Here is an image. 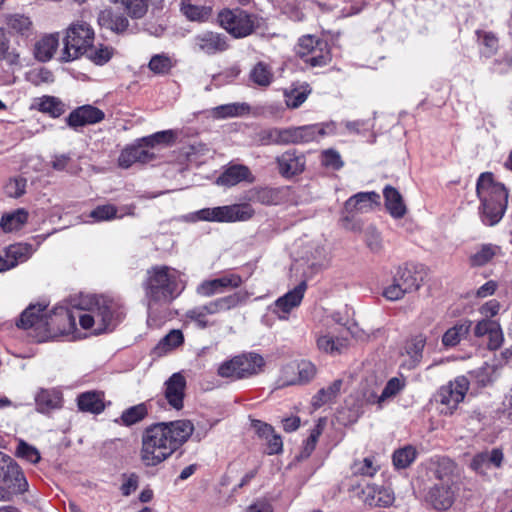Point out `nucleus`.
I'll return each mask as SVG.
<instances>
[{
    "label": "nucleus",
    "instance_id": "f257e3e1",
    "mask_svg": "<svg viewBox=\"0 0 512 512\" xmlns=\"http://www.w3.org/2000/svg\"><path fill=\"white\" fill-rule=\"evenodd\" d=\"M190 420L161 422L147 427L141 437L140 459L147 467L167 460L193 434Z\"/></svg>",
    "mask_w": 512,
    "mask_h": 512
},
{
    "label": "nucleus",
    "instance_id": "f03ea898",
    "mask_svg": "<svg viewBox=\"0 0 512 512\" xmlns=\"http://www.w3.org/2000/svg\"><path fill=\"white\" fill-rule=\"evenodd\" d=\"M71 305L76 309L80 327L94 335L113 331L125 317L123 306L104 296L81 295Z\"/></svg>",
    "mask_w": 512,
    "mask_h": 512
},
{
    "label": "nucleus",
    "instance_id": "7ed1b4c3",
    "mask_svg": "<svg viewBox=\"0 0 512 512\" xmlns=\"http://www.w3.org/2000/svg\"><path fill=\"white\" fill-rule=\"evenodd\" d=\"M143 287L147 299L148 325H152L154 321V309L159 305L170 303L184 288L179 283L178 272L167 266H156L148 270Z\"/></svg>",
    "mask_w": 512,
    "mask_h": 512
},
{
    "label": "nucleus",
    "instance_id": "20e7f679",
    "mask_svg": "<svg viewBox=\"0 0 512 512\" xmlns=\"http://www.w3.org/2000/svg\"><path fill=\"white\" fill-rule=\"evenodd\" d=\"M476 193L480 201L479 214L482 222L488 226L499 223L508 204L505 186L497 182L492 173L484 172L477 179Z\"/></svg>",
    "mask_w": 512,
    "mask_h": 512
},
{
    "label": "nucleus",
    "instance_id": "39448f33",
    "mask_svg": "<svg viewBox=\"0 0 512 512\" xmlns=\"http://www.w3.org/2000/svg\"><path fill=\"white\" fill-rule=\"evenodd\" d=\"M95 32L91 25L84 20L72 22L64 32L63 48L58 60L67 63L79 59L89 51L94 42Z\"/></svg>",
    "mask_w": 512,
    "mask_h": 512
},
{
    "label": "nucleus",
    "instance_id": "423d86ee",
    "mask_svg": "<svg viewBox=\"0 0 512 512\" xmlns=\"http://www.w3.org/2000/svg\"><path fill=\"white\" fill-rule=\"evenodd\" d=\"M218 22L234 38H244L253 33V15L240 8L224 9L218 14Z\"/></svg>",
    "mask_w": 512,
    "mask_h": 512
},
{
    "label": "nucleus",
    "instance_id": "0eeeda50",
    "mask_svg": "<svg viewBox=\"0 0 512 512\" xmlns=\"http://www.w3.org/2000/svg\"><path fill=\"white\" fill-rule=\"evenodd\" d=\"M316 372V366L307 360L287 363L280 368L275 389L308 383L315 377Z\"/></svg>",
    "mask_w": 512,
    "mask_h": 512
},
{
    "label": "nucleus",
    "instance_id": "6e6552de",
    "mask_svg": "<svg viewBox=\"0 0 512 512\" xmlns=\"http://www.w3.org/2000/svg\"><path fill=\"white\" fill-rule=\"evenodd\" d=\"M469 390V381L465 376H459L447 385L440 387L436 395V401L440 405V412L451 415L457 409L459 403Z\"/></svg>",
    "mask_w": 512,
    "mask_h": 512
},
{
    "label": "nucleus",
    "instance_id": "1a4fd4ad",
    "mask_svg": "<svg viewBox=\"0 0 512 512\" xmlns=\"http://www.w3.org/2000/svg\"><path fill=\"white\" fill-rule=\"evenodd\" d=\"M77 312L71 305V309L57 307L49 314L50 325L45 328L41 335L42 340H47L59 335L74 336L76 328Z\"/></svg>",
    "mask_w": 512,
    "mask_h": 512
},
{
    "label": "nucleus",
    "instance_id": "9d476101",
    "mask_svg": "<svg viewBox=\"0 0 512 512\" xmlns=\"http://www.w3.org/2000/svg\"><path fill=\"white\" fill-rule=\"evenodd\" d=\"M255 211L250 204H234L205 208L197 212L200 220L215 222L246 221L252 218Z\"/></svg>",
    "mask_w": 512,
    "mask_h": 512
},
{
    "label": "nucleus",
    "instance_id": "9b49d317",
    "mask_svg": "<svg viewBox=\"0 0 512 512\" xmlns=\"http://www.w3.org/2000/svg\"><path fill=\"white\" fill-rule=\"evenodd\" d=\"M347 332L340 327H329L316 333L317 348L329 355L341 354L348 346Z\"/></svg>",
    "mask_w": 512,
    "mask_h": 512
},
{
    "label": "nucleus",
    "instance_id": "f8f14e48",
    "mask_svg": "<svg viewBox=\"0 0 512 512\" xmlns=\"http://www.w3.org/2000/svg\"><path fill=\"white\" fill-rule=\"evenodd\" d=\"M336 133L334 122L318 123L288 128V144H303L318 141L322 137Z\"/></svg>",
    "mask_w": 512,
    "mask_h": 512
},
{
    "label": "nucleus",
    "instance_id": "ddd939ff",
    "mask_svg": "<svg viewBox=\"0 0 512 512\" xmlns=\"http://www.w3.org/2000/svg\"><path fill=\"white\" fill-rule=\"evenodd\" d=\"M244 280L239 274L225 273L217 278L204 280L196 288V293L202 297H211L230 289H237Z\"/></svg>",
    "mask_w": 512,
    "mask_h": 512
},
{
    "label": "nucleus",
    "instance_id": "4468645a",
    "mask_svg": "<svg viewBox=\"0 0 512 512\" xmlns=\"http://www.w3.org/2000/svg\"><path fill=\"white\" fill-rule=\"evenodd\" d=\"M306 289L307 284L302 281L294 289L279 297L271 306L272 313L280 320H288L291 311L301 304Z\"/></svg>",
    "mask_w": 512,
    "mask_h": 512
},
{
    "label": "nucleus",
    "instance_id": "2eb2a0df",
    "mask_svg": "<svg viewBox=\"0 0 512 512\" xmlns=\"http://www.w3.org/2000/svg\"><path fill=\"white\" fill-rule=\"evenodd\" d=\"M251 296L252 293L247 290H238L232 294L214 299L200 307L201 310L204 311L206 317H208L209 315L226 312L244 305L248 302Z\"/></svg>",
    "mask_w": 512,
    "mask_h": 512
},
{
    "label": "nucleus",
    "instance_id": "dca6fc26",
    "mask_svg": "<svg viewBox=\"0 0 512 512\" xmlns=\"http://www.w3.org/2000/svg\"><path fill=\"white\" fill-rule=\"evenodd\" d=\"M50 325L49 314L44 313L41 306L31 305L22 314L17 326L23 329H32L38 341H43L40 337L45 333V328Z\"/></svg>",
    "mask_w": 512,
    "mask_h": 512
},
{
    "label": "nucleus",
    "instance_id": "f3484780",
    "mask_svg": "<svg viewBox=\"0 0 512 512\" xmlns=\"http://www.w3.org/2000/svg\"><path fill=\"white\" fill-rule=\"evenodd\" d=\"M474 335L486 343L490 350L500 348L504 341L501 325L494 319L479 320L474 327Z\"/></svg>",
    "mask_w": 512,
    "mask_h": 512
},
{
    "label": "nucleus",
    "instance_id": "a211bd4d",
    "mask_svg": "<svg viewBox=\"0 0 512 512\" xmlns=\"http://www.w3.org/2000/svg\"><path fill=\"white\" fill-rule=\"evenodd\" d=\"M361 499L370 507L387 508L393 505L395 494L389 487L368 484L361 491Z\"/></svg>",
    "mask_w": 512,
    "mask_h": 512
},
{
    "label": "nucleus",
    "instance_id": "6ab92c4d",
    "mask_svg": "<svg viewBox=\"0 0 512 512\" xmlns=\"http://www.w3.org/2000/svg\"><path fill=\"white\" fill-rule=\"evenodd\" d=\"M194 46L195 49L206 55H214L226 51L229 44L226 36L216 32L206 31L194 37Z\"/></svg>",
    "mask_w": 512,
    "mask_h": 512
},
{
    "label": "nucleus",
    "instance_id": "aec40b11",
    "mask_svg": "<svg viewBox=\"0 0 512 512\" xmlns=\"http://www.w3.org/2000/svg\"><path fill=\"white\" fill-rule=\"evenodd\" d=\"M426 340V336L420 333L412 336L405 342L401 352L403 357L402 365L404 367L413 369L421 362Z\"/></svg>",
    "mask_w": 512,
    "mask_h": 512
},
{
    "label": "nucleus",
    "instance_id": "412c9836",
    "mask_svg": "<svg viewBox=\"0 0 512 512\" xmlns=\"http://www.w3.org/2000/svg\"><path fill=\"white\" fill-rule=\"evenodd\" d=\"M105 117L102 110L92 105H83L74 109L67 118V123L72 128L92 125L101 122Z\"/></svg>",
    "mask_w": 512,
    "mask_h": 512
},
{
    "label": "nucleus",
    "instance_id": "4be33fe9",
    "mask_svg": "<svg viewBox=\"0 0 512 512\" xmlns=\"http://www.w3.org/2000/svg\"><path fill=\"white\" fill-rule=\"evenodd\" d=\"M276 163L279 173L285 178H290L303 172L305 157L296 151L288 150L276 158Z\"/></svg>",
    "mask_w": 512,
    "mask_h": 512
},
{
    "label": "nucleus",
    "instance_id": "5701e85b",
    "mask_svg": "<svg viewBox=\"0 0 512 512\" xmlns=\"http://www.w3.org/2000/svg\"><path fill=\"white\" fill-rule=\"evenodd\" d=\"M290 196V187H263L254 189L251 192L250 200L263 205H279L284 203Z\"/></svg>",
    "mask_w": 512,
    "mask_h": 512
},
{
    "label": "nucleus",
    "instance_id": "b1692460",
    "mask_svg": "<svg viewBox=\"0 0 512 512\" xmlns=\"http://www.w3.org/2000/svg\"><path fill=\"white\" fill-rule=\"evenodd\" d=\"M59 48V33H47L40 36L33 47V55L39 62H48Z\"/></svg>",
    "mask_w": 512,
    "mask_h": 512
},
{
    "label": "nucleus",
    "instance_id": "393cba45",
    "mask_svg": "<svg viewBox=\"0 0 512 512\" xmlns=\"http://www.w3.org/2000/svg\"><path fill=\"white\" fill-rule=\"evenodd\" d=\"M426 500L438 511H445L449 509L454 502L452 485L434 484L429 489L426 495Z\"/></svg>",
    "mask_w": 512,
    "mask_h": 512
},
{
    "label": "nucleus",
    "instance_id": "a878e982",
    "mask_svg": "<svg viewBox=\"0 0 512 512\" xmlns=\"http://www.w3.org/2000/svg\"><path fill=\"white\" fill-rule=\"evenodd\" d=\"M240 367V377L248 379L262 373L266 366L264 357L256 352H245L236 355Z\"/></svg>",
    "mask_w": 512,
    "mask_h": 512
},
{
    "label": "nucleus",
    "instance_id": "bb28decb",
    "mask_svg": "<svg viewBox=\"0 0 512 512\" xmlns=\"http://www.w3.org/2000/svg\"><path fill=\"white\" fill-rule=\"evenodd\" d=\"M185 387L186 380L180 373H174L165 382V398L168 403L177 410L183 407Z\"/></svg>",
    "mask_w": 512,
    "mask_h": 512
},
{
    "label": "nucleus",
    "instance_id": "cd10ccee",
    "mask_svg": "<svg viewBox=\"0 0 512 512\" xmlns=\"http://www.w3.org/2000/svg\"><path fill=\"white\" fill-rule=\"evenodd\" d=\"M77 407L81 412L101 414L106 407L103 391L91 390L77 396Z\"/></svg>",
    "mask_w": 512,
    "mask_h": 512
},
{
    "label": "nucleus",
    "instance_id": "c85d7f7f",
    "mask_svg": "<svg viewBox=\"0 0 512 512\" xmlns=\"http://www.w3.org/2000/svg\"><path fill=\"white\" fill-rule=\"evenodd\" d=\"M380 196L376 192H360L345 202V211L350 214L370 211L379 203Z\"/></svg>",
    "mask_w": 512,
    "mask_h": 512
},
{
    "label": "nucleus",
    "instance_id": "c756f323",
    "mask_svg": "<svg viewBox=\"0 0 512 512\" xmlns=\"http://www.w3.org/2000/svg\"><path fill=\"white\" fill-rule=\"evenodd\" d=\"M503 460V453L499 449L481 452L475 455L471 461V468L478 473H486L491 467L499 468Z\"/></svg>",
    "mask_w": 512,
    "mask_h": 512
},
{
    "label": "nucleus",
    "instance_id": "7c9ffc66",
    "mask_svg": "<svg viewBox=\"0 0 512 512\" xmlns=\"http://www.w3.org/2000/svg\"><path fill=\"white\" fill-rule=\"evenodd\" d=\"M455 463L446 457L437 458L431 462L430 472L433 479L437 480V484L453 485V474Z\"/></svg>",
    "mask_w": 512,
    "mask_h": 512
},
{
    "label": "nucleus",
    "instance_id": "2f4dec72",
    "mask_svg": "<svg viewBox=\"0 0 512 512\" xmlns=\"http://www.w3.org/2000/svg\"><path fill=\"white\" fill-rule=\"evenodd\" d=\"M253 180L254 178L247 166L233 165L218 177L217 184L230 187L242 181L252 182Z\"/></svg>",
    "mask_w": 512,
    "mask_h": 512
},
{
    "label": "nucleus",
    "instance_id": "473e14b6",
    "mask_svg": "<svg viewBox=\"0 0 512 512\" xmlns=\"http://www.w3.org/2000/svg\"><path fill=\"white\" fill-rule=\"evenodd\" d=\"M472 322L460 320L448 328L442 335V345L448 349L457 346L468 335Z\"/></svg>",
    "mask_w": 512,
    "mask_h": 512
},
{
    "label": "nucleus",
    "instance_id": "72a5a7b5",
    "mask_svg": "<svg viewBox=\"0 0 512 512\" xmlns=\"http://www.w3.org/2000/svg\"><path fill=\"white\" fill-rule=\"evenodd\" d=\"M37 408L40 412L46 413L62 407V393L55 389H42L35 398Z\"/></svg>",
    "mask_w": 512,
    "mask_h": 512
},
{
    "label": "nucleus",
    "instance_id": "f704fd0d",
    "mask_svg": "<svg viewBox=\"0 0 512 512\" xmlns=\"http://www.w3.org/2000/svg\"><path fill=\"white\" fill-rule=\"evenodd\" d=\"M500 248L494 244H482L476 247L468 257L470 267H482L490 263L498 255Z\"/></svg>",
    "mask_w": 512,
    "mask_h": 512
},
{
    "label": "nucleus",
    "instance_id": "c9c22d12",
    "mask_svg": "<svg viewBox=\"0 0 512 512\" xmlns=\"http://www.w3.org/2000/svg\"><path fill=\"white\" fill-rule=\"evenodd\" d=\"M385 206L393 218H402L406 214V206L401 194L392 186H386L383 191Z\"/></svg>",
    "mask_w": 512,
    "mask_h": 512
},
{
    "label": "nucleus",
    "instance_id": "e433bc0d",
    "mask_svg": "<svg viewBox=\"0 0 512 512\" xmlns=\"http://www.w3.org/2000/svg\"><path fill=\"white\" fill-rule=\"evenodd\" d=\"M343 386V380L336 379L327 387L320 389L312 398L314 408H320L323 405L333 403L340 395Z\"/></svg>",
    "mask_w": 512,
    "mask_h": 512
},
{
    "label": "nucleus",
    "instance_id": "4c0bfd02",
    "mask_svg": "<svg viewBox=\"0 0 512 512\" xmlns=\"http://www.w3.org/2000/svg\"><path fill=\"white\" fill-rule=\"evenodd\" d=\"M199 0H182L181 12L191 21H205L211 15V8L199 3Z\"/></svg>",
    "mask_w": 512,
    "mask_h": 512
},
{
    "label": "nucleus",
    "instance_id": "58836bf2",
    "mask_svg": "<svg viewBox=\"0 0 512 512\" xmlns=\"http://www.w3.org/2000/svg\"><path fill=\"white\" fill-rule=\"evenodd\" d=\"M378 390L379 384L376 377L371 376L370 378H367L359 390L361 405L376 404L379 409L383 408L382 402H380V395H378Z\"/></svg>",
    "mask_w": 512,
    "mask_h": 512
},
{
    "label": "nucleus",
    "instance_id": "ea45409f",
    "mask_svg": "<svg viewBox=\"0 0 512 512\" xmlns=\"http://www.w3.org/2000/svg\"><path fill=\"white\" fill-rule=\"evenodd\" d=\"M250 112V106L247 103H229L217 106L211 110V115L215 119H226L240 117Z\"/></svg>",
    "mask_w": 512,
    "mask_h": 512
},
{
    "label": "nucleus",
    "instance_id": "a19ab883",
    "mask_svg": "<svg viewBox=\"0 0 512 512\" xmlns=\"http://www.w3.org/2000/svg\"><path fill=\"white\" fill-rule=\"evenodd\" d=\"M393 281L397 283L406 294L417 291L420 288V282L416 273L407 267H399L393 277Z\"/></svg>",
    "mask_w": 512,
    "mask_h": 512
},
{
    "label": "nucleus",
    "instance_id": "79ce46f5",
    "mask_svg": "<svg viewBox=\"0 0 512 512\" xmlns=\"http://www.w3.org/2000/svg\"><path fill=\"white\" fill-rule=\"evenodd\" d=\"M98 21L101 26L117 33L124 32L129 25V21L125 16L116 15L110 9L101 11Z\"/></svg>",
    "mask_w": 512,
    "mask_h": 512
},
{
    "label": "nucleus",
    "instance_id": "37998d69",
    "mask_svg": "<svg viewBox=\"0 0 512 512\" xmlns=\"http://www.w3.org/2000/svg\"><path fill=\"white\" fill-rule=\"evenodd\" d=\"M0 459L7 463L6 477L13 481V486L17 487L20 491H26L28 482L24 476L21 467L13 461L9 456L0 453Z\"/></svg>",
    "mask_w": 512,
    "mask_h": 512
},
{
    "label": "nucleus",
    "instance_id": "c03bdc74",
    "mask_svg": "<svg viewBox=\"0 0 512 512\" xmlns=\"http://www.w3.org/2000/svg\"><path fill=\"white\" fill-rule=\"evenodd\" d=\"M5 24L12 32L23 36L32 34L33 23L31 19L23 14H9L5 16Z\"/></svg>",
    "mask_w": 512,
    "mask_h": 512
},
{
    "label": "nucleus",
    "instance_id": "a18cd8bd",
    "mask_svg": "<svg viewBox=\"0 0 512 512\" xmlns=\"http://www.w3.org/2000/svg\"><path fill=\"white\" fill-rule=\"evenodd\" d=\"M28 220V212L19 208L12 213L2 216L0 225L5 232H12L21 229Z\"/></svg>",
    "mask_w": 512,
    "mask_h": 512
},
{
    "label": "nucleus",
    "instance_id": "49530a36",
    "mask_svg": "<svg viewBox=\"0 0 512 512\" xmlns=\"http://www.w3.org/2000/svg\"><path fill=\"white\" fill-rule=\"evenodd\" d=\"M250 80L257 86L268 87L273 81V72L271 67L264 63L258 62L250 71Z\"/></svg>",
    "mask_w": 512,
    "mask_h": 512
},
{
    "label": "nucleus",
    "instance_id": "de8ad7c7",
    "mask_svg": "<svg viewBox=\"0 0 512 512\" xmlns=\"http://www.w3.org/2000/svg\"><path fill=\"white\" fill-rule=\"evenodd\" d=\"M38 110L49 114L53 118L61 116L65 112L64 103L54 96H43L37 103Z\"/></svg>",
    "mask_w": 512,
    "mask_h": 512
},
{
    "label": "nucleus",
    "instance_id": "09e8293b",
    "mask_svg": "<svg viewBox=\"0 0 512 512\" xmlns=\"http://www.w3.org/2000/svg\"><path fill=\"white\" fill-rule=\"evenodd\" d=\"M5 250L6 256L11 259L13 267L17 266L19 263L27 261L33 254L32 246L26 243L13 244Z\"/></svg>",
    "mask_w": 512,
    "mask_h": 512
},
{
    "label": "nucleus",
    "instance_id": "8fccbe9b",
    "mask_svg": "<svg viewBox=\"0 0 512 512\" xmlns=\"http://www.w3.org/2000/svg\"><path fill=\"white\" fill-rule=\"evenodd\" d=\"M406 384V378L402 375L389 379L380 394V402H382V406H384L387 401H390L401 393L405 389Z\"/></svg>",
    "mask_w": 512,
    "mask_h": 512
},
{
    "label": "nucleus",
    "instance_id": "3c124183",
    "mask_svg": "<svg viewBox=\"0 0 512 512\" xmlns=\"http://www.w3.org/2000/svg\"><path fill=\"white\" fill-rule=\"evenodd\" d=\"M258 139L262 145L288 144V141H289L288 128H285V129L270 128V129L262 130L258 134Z\"/></svg>",
    "mask_w": 512,
    "mask_h": 512
},
{
    "label": "nucleus",
    "instance_id": "603ef678",
    "mask_svg": "<svg viewBox=\"0 0 512 512\" xmlns=\"http://www.w3.org/2000/svg\"><path fill=\"white\" fill-rule=\"evenodd\" d=\"M147 414L148 410L146 405L144 403H140L124 410L118 422L125 426H131L142 421Z\"/></svg>",
    "mask_w": 512,
    "mask_h": 512
},
{
    "label": "nucleus",
    "instance_id": "864d4df0",
    "mask_svg": "<svg viewBox=\"0 0 512 512\" xmlns=\"http://www.w3.org/2000/svg\"><path fill=\"white\" fill-rule=\"evenodd\" d=\"M0 61H5L10 66L20 65V54L16 49L10 48L9 39L2 29H0Z\"/></svg>",
    "mask_w": 512,
    "mask_h": 512
},
{
    "label": "nucleus",
    "instance_id": "5fc2aeb1",
    "mask_svg": "<svg viewBox=\"0 0 512 512\" xmlns=\"http://www.w3.org/2000/svg\"><path fill=\"white\" fill-rule=\"evenodd\" d=\"M175 61L166 53L155 54L151 57L148 68L154 74H167L174 67Z\"/></svg>",
    "mask_w": 512,
    "mask_h": 512
},
{
    "label": "nucleus",
    "instance_id": "6e6d98bb",
    "mask_svg": "<svg viewBox=\"0 0 512 512\" xmlns=\"http://www.w3.org/2000/svg\"><path fill=\"white\" fill-rule=\"evenodd\" d=\"M351 469L355 475L372 477L379 470V464L374 456H368L362 460L354 461Z\"/></svg>",
    "mask_w": 512,
    "mask_h": 512
},
{
    "label": "nucleus",
    "instance_id": "4d7b16f0",
    "mask_svg": "<svg viewBox=\"0 0 512 512\" xmlns=\"http://www.w3.org/2000/svg\"><path fill=\"white\" fill-rule=\"evenodd\" d=\"M304 60L313 67H320L328 64L331 60L328 43L325 40L320 42L314 52H312L310 56H306Z\"/></svg>",
    "mask_w": 512,
    "mask_h": 512
},
{
    "label": "nucleus",
    "instance_id": "13d9d810",
    "mask_svg": "<svg viewBox=\"0 0 512 512\" xmlns=\"http://www.w3.org/2000/svg\"><path fill=\"white\" fill-rule=\"evenodd\" d=\"M416 456V449L411 445H407L393 453V464L398 469L407 468L414 462Z\"/></svg>",
    "mask_w": 512,
    "mask_h": 512
},
{
    "label": "nucleus",
    "instance_id": "bf43d9fd",
    "mask_svg": "<svg viewBox=\"0 0 512 512\" xmlns=\"http://www.w3.org/2000/svg\"><path fill=\"white\" fill-rule=\"evenodd\" d=\"M113 54L114 49L112 47L103 44H99L94 47L92 44L89 51L84 55H86L94 64L104 65L112 58Z\"/></svg>",
    "mask_w": 512,
    "mask_h": 512
},
{
    "label": "nucleus",
    "instance_id": "052dcab7",
    "mask_svg": "<svg viewBox=\"0 0 512 512\" xmlns=\"http://www.w3.org/2000/svg\"><path fill=\"white\" fill-rule=\"evenodd\" d=\"M239 363L237 356H234L222 362L217 369L218 376L229 379L231 381L242 380L240 377L241 371L239 370Z\"/></svg>",
    "mask_w": 512,
    "mask_h": 512
},
{
    "label": "nucleus",
    "instance_id": "680f3d73",
    "mask_svg": "<svg viewBox=\"0 0 512 512\" xmlns=\"http://www.w3.org/2000/svg\"><path fill=\"white\" fill-rule=\"evenodd\" d=\"M15 455L31 464H37L41 460L39 450L22 439L18 440Z\"/></svg>",
    "mask_w": 512,
    "mask_h": 512
},
{
    "label": "nucleus",
    "instance_id": "e2e57ef3",
    "mask_svg": "<svg viewBox=\"0 0 512 512\" xmlns=\"http://www.w3.org/2000/svg\"><path fill=\"white\" fill-rule=\"evenodd\" d=\"M307 86H301L284 91L285 103L289 108H298L302 105L309 94Z\"/></svg>",
    "mask_w": 512,
    "mask_h": 512
},
{
    "label": "nucleus",
    "instance_id": "0e129e2a",
    "mask_svg": "<svg viewBox=\"0 0 512 512\" xmlns=\"http://www.w3.org/2000/svg\"><path fill=\"white\" fill-rule=\"evenodd\" d=\"M364 241L367 248L373 254H381L384 250V244L379 231L375 228H368L364 234Z\"/></svg>",
    "mask_w": 512,
    "mask_h": 512
},
{
    "label": "nucleus",
    "instance_id": "69168bd1",
    "mask_svg": "<svg viewBox=\"0 0 512 512\" xmlns=\"http://www.w3.org/2000/svg\"><path fill=\"white\" fill-rule=\"evenodd\" d=\"M89 216L95 222L110 221L118 217L117 208L112 204L100 205L93 209Z\"/></svg>",
    "mask_w": 512,
    "mask_h": 512
},
{
    "label": "nucleus",
    "instance_id": "338daca9",
    "mask_svg": "<svg viewBox=\"0 0 512 512\" xmlns=\"http://www.w3.org/2000/svg\"><path fill=\"white\" fill-rule=\"evenodd\" d=\"M183 341V333L180 330H172L159 342L158 349L164 352L171 351L182 345Z\"/></svg>",
    "mask_w": 512,
    "mask_h": 512
},
{
    "label": "nucleus",
    "instance_id": "774afa93",
    "mask_svg": "<svg viewBox=\"0 0 512 512\" xmlns=\"http://www.w3.org/2000/svg\"><path fill=\"white\" fill-rule=\"evenodd\" d=\"M323 40L312 35H305L299 39L297 53L301 58L310 56L318 44Z\"/></svg>",
    "mask_w": 512,
    "mask_h": 512
}]
</instances>
